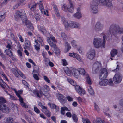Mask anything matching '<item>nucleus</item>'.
<instances>
[{
    "instance_id": "obj_1",
    "label": "nucleus",
    "mask_w": 123,
    "mask_h": 123,
    "mask_svg": "<svg viewBox=\"0 0 123 123\" xmlns=\"http://www.w3.org/2000/svg\"><path fill=\"white\" fill-rule=\"evenodd\" d=\"M108 72L107 69L105 68H102L100 71L99 78L102 80L99 82L100 85L104 86L106 85L109 82V81L107 79H105L107 76Z\"/></svg>"
},
{
    "instance_id": "obj_2",
    "label": "nucleus",
    "mask_w": 123,
    "mask_h": 123,
    "mask_svg": "<svg viewBox=\"0 0 123 123\" xmlns=\"http://www.w3.org/2000/svg\"><path fill=\"white\" fill-rule=\"evenodd\" d=\"M103 41L100 38H96L93 40V44L95 47L98 48L100 47L104 48L105 43L106 37L105 36H103Z\"/></svg>"
},
{
    "instance_id": "obj_3",
    "label": "nucleus",
    "mask_w": 123,
    "mask_h": 123,
    "mask_svg": "<svg viewBox=\"0 0 123 123\" xmlns=\"http://www.w3.org/2000/svg\"><path fill=\"white\" fill-rule=\"evenodd\" d=\"M109 31L110 34L114 35L123 33V29L120 28L118 25H112L110 26Z\"/></svg>"
},
{
    "instance_id": "obj_4",
    "label": "nucleus",
    "mask_w": 123,
    "mask_h": 123,
    "mask_svg": "<svg viewBox=\"0 0 123 123\" xmlns=\"http://www.w3.org/2000/svg\"><path fill=\"white\" fill-rule=\"evenodd\" d=\"M68 81L72 85L75 87V89L76 91L80 95H83L85 94V91L77 85L74 81L71 79H68Z\"/></svg>"
},
{
    "instance_id": "obj_5",
    "label": "nucleus",
    "mask_w": 123,
    "mask_h": 123,
    "mask_svg": "<svg viewBox=\"0 0 123 123\" xmlns=\"http://www.w3.org/2000/svg\"><path fill=\"white\" fill-rule=\"evenodd\" d=\"M14 17L17 20L20 18L23 21L25 19L26 14L24 10L22 9L20 11L17 10L15 12Z\"/></svg>"
},
{
    "instance_id": "obj_6",
    "label": "nucleus",
    "mask_w": 123,
    "mask_h": 123,
    "mask_svg": "<svg viewBox=\"0 0 123 123\" xmlns=\"http://www.w3.org/2000/svg\"><path fill=\"white\" fill-rule=\"evenodd\" d=\"M90 7L91 11L93 14H96L98 12V6L97 1H92L90 3Z\"/></svg>"
},
{
    "instance_id": "obj_7",
    "label": "nucleus",
    "mask_w": 123,
    "mask_h": 123,
    "mask_svg": "<svg viewBox=\"0 0 123 123\" xmlns=\"http://www.w3.org/2000/svg\"><path fill=\"white\" fill-rule=\"evenodd\" d=\"M101 67L100 62H96L94 64L92 69V72L94 74L96 73L98 71Z\"/></svg>"
},
{
    "instance_id": "obj_8",
    "label": "nucleus",
    "mask_w": 123,
    "mask_h": 123,
    "mask_svg": "<svg viewBox=\"0 0 123 123\" xmlns=\"http://www.w3.org/2000/svg\"><path fill=\"white\" fill-rule=\"evenodd\" d=\"M99 2L102 5L106 6L108 8H111L112 6L111 0H100Z\"/></svg>"
},
{
    "instance_id": "obj_9",
    "label": "nucleus",
    "mask_w": 123,
    "mask_h": 123,
    "mask_svg": "<svg viewBox=\"0 0 123 123\" xmlns=\"http://www.w3.org/2000/svg\"><path fill=\"white\" fill-rule=\"evenodd\" d=\"M113 80L115 83H119L121 82L122 79V76L120 73L116 74L113 77Z\"/></svg>"
},
{
    "instance_id": "obj_10",
    "label": "nucleus",
    "mask_w": 123,
    "mask_h": 123,
    "mask_svg": "<svg viewBox=\"0 0 123 123\" xmlns=\"http://www.w3.org/2000/svg\"><path fill=\"white\" fill-rule=\"evenodd\" d=\"M95 55V51L93 49H91L87 53L88 58L91 60L92 59Z\"/></svg>"
},
{
    "instance_id": "obj_11",
    "label": "nucleus",
    "mask_w": 123,
    "mask_h": 123,
    "mask_svg": "<svg viewBox=\"0 0 123 123\" xmlns=\"http://www.w3.org/2000/svg\"><path fill=\"white\" fill-rule=\"evenodd\" d=\"M103 28V25L100 22H98L95 25L94 29L96 31H99L102 30Z\"/></svg>"
},
{
    "instance_id": "obj_12",
    "label": "nucleus",
    "mask_w": 123,
    "mask_h": 123,
    "mask_svg": "<svg viewBox=\"0 0 123 123\" xmlns=\"http://www.w3.org/2000/svg\"><path fill=\"white\" fill-rule=\"evenodd\" d=\"M80 27V25L77 23L70 21L69 27L71 28H79Z\"/></svg>"
},
{
    "instance_id": "obj_13",
    "label": "nucleus",
    "mask_w": 123,
    "mask_h": 123,
    "mask_svg": "<svg viewBox=\"0 0 123 123\" xmlns=\"http://www.w3.org/2000/svg\"><path fill=\"white\" fill-rule=\"evenodd\" d=\"M22 22L25 23V24L28 28H29L30 29H33V27L32 24L29 20L27 19L26 17L25 19H24L22 21Z\"/></svg>"
},
{
    "instance_id": "obj_14",
    "label": "nucleus",
    "mask_w": 123,
    "mask_h": 123,
    "mask_svg": "<svg viewBox=\"0 0 123 123\" xmlns=\"http://www.w3.org/2000/svg\"><path fill=\"white\" fill-rule=\"evenodd\" d=\"M39 8L40 10L41 11L42 13L44 14L45 15L48 16V11L47 10H46L45 11H44L43 5L42 4H40L39 5Z\"/></svg>"
},
{
    "instance_id": "obj_15",
    "label": "nucleus",
    "mask_w": 123,
    "mask_h": 123,
    "mask_svg": "<svg viewBox=\"0 0 123 123\" xmlns=\"http://www.w3.org/2000/svg\"><path fill=\"white\" fill-rule=\"evenodd\" d=\"M72 74L77 79L79 78L80 74L78 69H72Z\"/></svg>"
},
{
    "instance_id": "obj_16",
    "label": "nucleus",
    "mask_w": 123,
    "mask_h": 123,
    "mask_svg": "<svg viewBox=\"0 0 123 123\" xmlns=\"http://www.w3.org/2000/svg\"><path fill=\"white\" fill-rule=\"evenodd\" d=\"M43 88H42L40 90L39 93L38 91L36 90L33 91V93L39 98H40L42 97V95L43 94V92L42 90H43Z\"/></svg>"
},
{
    "instance_id": "obj_17",
    "label": "nucleus",
    "mask_w": 123,
    "mask_h": 123,
    "mask_svg": "<svg viewBox=\"0 0 123 123\" xmlns=\"http://www.w3.org/2000/svg\"><path fill=\"white\" fill-rule=\"evenodd\" d=\"M69 3L70 7L69 8H68V11L71 13H73L74 11L75 6L73 4L71 0H69Z\"/></svg>"
},
{
    "instance_id": "obj_18",
    "label": "nucleus",
    "mask_w": 123,
    "mask_h": 123,
    "mask_svg": "<svg viewBox=\"0 0 123 123\" xmlns=\"http://www.w3.org/2000/svg\"><path fill=\"white\" fill-rule=\"evenodd\" d=\"M74 16L76 18L79 19L81 17V14L80 12V9L78 8L76 13L74 15Z\"/></svg>"
},
{
    "instance_id": "obj_19",
    "label": "nucleus",
    "mask_w": 123,
    "mask_h": 123,
    "mask_svg": "<svg viewBox=\"0 0 123 123\" xmlns=\"http://www.w3.org/2000/svg\"><path fill=\"white\" fill-rule=\"evenodd\" d=\"M36 5L34 2H32L28 4V7L31 10H34L36 9Z\"/></svg>"
},
{
    "instance_id": "obj_20",
    "label": "nucleus",
    "mask_w": 123,
    "mask_h": 123,
    "mask_svg": "<svg viewBox=\"0 0 123 123\" xmlns=\"http://www.w3.org/2000/svg\"><path fill=\"white\" fill-rule=\"evenodd\" d=\"M64 71L67 74L68 76H70L72 75V70H71L67 67H65L64 69Z\"/></svg>"
},
{
    "instance_id": "obj_21",
    "label": "nucleus",
    "mask_w": 123,
    "mask_h": 123,
    "mask_svg": "<svg viewBox=\"0 0 123 123\" xmlns=\"http://www.w3.org/2000/svg\"><path fill=\"white\" fill-rule=\"evenodd\" d=\"M25 47H24V49H26V48L28 49L30 47L31 45V43L29 40H27L25 41Z\"/></svg>"
},
{
    "instance_id": "obj_22",
    "label": "nucleus",
    "mask_w": 123,
    "mask_h": 123,
    "mask_svg": "<svg viewBox=\"0 0 123 123\" xmlns=\"http://www.w3.org/2000/svg\"><path fill=\"white\" fill-rule=\"evenodd\" d=\"M61 114L63 115H64L65 114V111H70V110H68V108L67 107H62L61 108Z\"/></svg>"
},
{
    "instance_id": "obj_23",
    "label": "nucleus",
    "mask_w": 123,
    "mask_h": 123,
    "mask_svg": "<svg viewBox=\"0 0 123 123\" xmlns=\"http://www.w3.org/2000/svg\"><path fill=\"white\" fill-rule=\"evenodd\" d=\"M88 91L90 94L91 95H94V92L92 87L90 86L87 87Z\"/></svg>"
},
{
    "instance_id": "obj_24",
    "label": "nucleus",
    "mask_w": 123,
    "mask_h": 123,
    "mask_svg": "<svg viewBox=\"0 0 123 123\" xmlns=\"http://www.w3.org/2000/svg\"><path fill=\"white\" fill-rule=\"evenodd\" d=\"M86 82L90 85L92 84V81L88 74H86Z\"/></svg>"
},
{
    "instance_id": "obj_25",
    "label": "nucleus",
    "mask_w": 123,
    "mask_h": 123,
    "mask_svg": "<svg viewBox=\"0 0 123 123\" xmlns=\"http://www.w3.org/2000/svg\"><path fill=\"white\" fill-rule=\"evenodd\" d=\"M78 69L79 73L80 75V74L83 75H85L86 71L84 68H78Z\"/></svg>"
},
{
    "instance_id": "obj_26",
    "label": "nucleus",
    "mask_w": 123,
    "mask_h": 123,
    "mask_svg": "<svg viewBox=\"0 0 123 123\" xmlns=\"http://www.w3.org/2000/svg\"><path fill=\"white\" fill-rule=\"evenodd\" d=\"M117 52V50L116 49H112L110 53L111 56L112 57H114L116 55Z\"/></svg>"
},
{
    "instance_id": "obj_27",
    "label": "nucleus",
    "mask_w": 123,
    "mask_h": 123,
    "mask_svg": "<svg viewBox=\"0 0 123 123\" xmlns=\"http://www.w3.org/2000/svg\"><path fill=\"white\" fill-rule=\"evenodd\" d=\"M57 97L58 99L60 101L63 102L64 101V96L62 95L61 94H59L57 96Z\"/></svg>"
},
{
    "instance_id": "obj_28",
    "label": "nucleus",
    "mask_w": 123,
    "mask_h": 123,
    "mask_svg": "<svg viewBox=\"0 0 123 123\" xmlns=\"http://www.w3.org/2000/svg\"><path fill=\"white\" fill-rule=\"evenodd\" d=\"M93 123H104L103 121L99 118H97L96 120L93 121Z\"/></svg>"
},
{
    "instance_id": "obj_29",
    "label": "nucleus",
    "mask_w": 123,
    "mask_h": 123,
    "mask_svg": "<svg viewBox=\"0 0 123 123\" xmlns=\"http://www.w3.org/2000/svg\"><path fill=\"white\" fill-rule=\"evenodd\" d=\"M61 36L64 40H66L68 39L67 35L64 32H62L61 33Z\"/></svg>"
},
{
    "instance_id": "obj_30",
    "label": "nucleus",
    "mask_w": 123,
    "mask_h": 123,
    "mask_svg": "<svg viewBox=\"0 0 123 123\" xmlns=\"http://www.w3.org/2000/svg\"><path fill=\"white\" fill-rule=\"evenodd\" d=\"M6 102V101L2 97H0V105L4 104V103Z\"/></svg>"
},
{
    "instance_id": "obj_31",
    "label": "nucleus",
    "mask_w": 123,
    "mask_h": 123,
    "mask_svg": "<svg viewBox=\"0 0 123 123\" xmlns=\"http://www.w3.org/2000/svg\"><path fill=\"white\" fill-rule=\"evenodd\" d=\"M13 121V118L11 117H9L6 119L5 123H12Z\"/></svg>"
},
{
    "instance_id": "obj_32",
    "label": "nucleus",
    "mask_w": 123,
    "mask_h": 123,
    "mask_svg": "<svg viewBox=\"0 0 123 123\" xmlns=\"http://www.w3.org/2000/svg\"><path fill=\"white\" fill-rule=\"evenodd\" d=\"M54 9L55 12V14L57 16H59V11L57 9V7L56 6H54Z\"/></svg>"
},
{
    "instance_id": "obj_33",
    "label": "nucleus",
    "mask_w": 123,
    "mask_h": 123,
    "mask_svg": "<svg viewBox=\"0 0 123 123\" xmlns=\"http://www.w3.org/2000/svg\"><path fill=\"white\" fill-rule=\"evenodd\" d=\"M65 48L67 49L68 51L69 50L71 49V47L70 46L69 43L68 42H66L65 43Z\"/></svg>"
},
{
    "instance_id": "obj_34",
    "label": "nucleus",
    "mask_w": 123,
    "mask_h": 123,
    "mask_svg": "<svg viewBox=\"0 0 123 123\" xmlns=\"http://www.w3.org/2000/svg\"><path fill=\"white\" fill-rule=\"evenodd\" d=\"M68 8L66 5L65 4L62 5V9L65 12H67L68 11Z\"/></svg>"
},
{
    "instance_id": "obj_35",
    "label": "nucleus",
    "mask_w": 123,
    "mask_h": 123,
    "mask_svg": "<svg viewBox=\"0 0 123 123\" xmlns=\"http://www.w3.org/2000/svg\"><path fill=\"white\" fill-rule=\"evenodd\" d=\"M72 118L73 121L75 122H76L78 121V118L77 116L75 114L72 115Z\"/></svg>"
},
{
    "instance_id": "obj_36",
    "label": "nucleus",
    "mask_w": 123,
    "mask_h": 123,
    "mask_svg": "<svg viewBox=\"0 0 123 123\" xmlns=\"http://www.w3.org/2000/svg\"><path fill=\"white\" fill-rule=\"evenodd\" d=\"M63 23L66 28H67L68 27H69L70 24V21L68 22L67 20H66L63 22Z\"/></svg>"
},
{
    "instance_id": "obj_37",
    "label": "nucleus",
    "mask_w": 123,
    "mask_h": 123,
    "mask_svg": "<svg viewBox=\"0 0 123 123\" xmlns=\"http://www.w3.org/2000/svg\"><path fill=\"white\" fill-rule=\"evenodd\" d=\"M16 95L18 97H20V95L22 93V90H19L18 91H15Z\"/></svg>"
},
{
    "instance_id": "obj_38",
    "label": "nucleus",
    "mask_w": 123,
    "mask_h": 123,
    "mask_svg": "<svg viewBox=\"0 0 123 123\" xmlns=\"http://www.w3.org/2000/svg\"><path fill=\"white\" fill-rule=\"evenodd\" d=\"M10 36L12 38V39L15 42H16L17 38L15 36L14 34L12 33H11L10 34Z\"/></svg>"
},
{
    "instance_id": "obj_39",
    "label": "nucleus",
    "mask_w": 123,
    "mask_h": 123,
    "mask_svg": "<svg viewBox=\"0 0 123 123\" xmlns=\"http://www.w3.org/2000/svg\"><path fill=\"white\" fill-rule=\"evenodd\" d=\"M44 111V113L46 116L48 117H50V113L49 110H45Z\"/></svg>"
},
{
    "instance_id": "obj_40",
    "label": "nucleus",
    "mask_w": 123,
    "mask_h": 123,
    "mask_svg": "<svg viewBox=\"0 0 123 123\" xmlns=\"http://www.w3.org/2000/svg\"><path fill=\"white\" fill-rule=\"evenodd\" d=\"M0 74L2 76L3 78H4L7 81H8V79L7 78L6 76L3 72H0Z\"/></svg>"
},
{
    "instance_id": "obj_41",
    "label": "nucleus",
    "mask_w": 123,
    "mask_h": 123,
    "mask_svg": "<svg viewBox=\"0 0 123 123\" xmlns=\"http://www.w3.org/2000/svg\"><path fill=\"white\" fill-rule=\"evenodd\" d=\"M34 111L37 114H39L40 112V111L38 108L35 106H34Z\"/></svg>"
},
{
    "instance_id": "obj_42",
    "label": "nucleus",
    "mask_w": 123,
    "mask_h": 123,
    "mask_svg": "<svg viewBox=\"0 0 123 123\" xmlns=\"http://www.w3.org/2000/svg\"><path fill=\"white\" fill-rule=\"evenodd\" d=\"M34 16L37 21H38L40 19L41 16L38 14H35Z\"/></svg>"
},
{
    "instance_id": "obj_43",
    "label": "nucleus",
    "mask_w": 123,
    "mask_h": 123,
    "mask_svg": "<svg viewBox=\"0 0 123 123\" xmlns=\"http://www.w3.org/2000/svg\"><path fill=\"white\" fill-rule=\"evenodd\" d=\"M106 110H107V111L109 110V109L107 108H105L104 110L103 111H104V113H105V115L106 116H108V117H110L111 116H110V115L109 114L106 113V111H105Z\"/></svg>"
},
{
    "instance_id": "obj_44",
    "label": "nucleus",
    "mask_w": 123,
    "mask_h": 123,
    "mask_svg": "<svg viewBox=\"0 0 123 123\" xmlns=\"http://www.w3.org/2000/svg\"><path fill=\"white\" fill-rule=\"evenodd\" d=\"M62 64L64 66H66L68 65L67 62L65 59H62Z\"/></svg>"
},
{
    "instance_id": "obj_45",
    "label": "nucleus",
    "mask_w": 123,
    "mask_h": 123,
    "mask_svg": "<svg viewBox=\"0 0 123 123\" xmlns=\"http://www.w3.org/2000/svg\"><path fill=\"white\" fill-rule=\"evenodd\" d=\"M38 105L41 107L43 109L47 110V107H45L42 105V103L41 102H39Z\"/></svg>"
},
{
    "instance_id": "obj_46",
    "label": "nucleus",
    "mask_w": 123,
    "mask_h": 123,
    "mask_svg": "<svg viewBox=\"0 0 123 123\" xmlns=\"http://www.w3.org/2000/svg\"><path fill=\"white\" fill-rule=\"evenodd\" d=\"M55 52V53L57 55L59 54L60 53V51L59 49L57 47L54 49V50Z\"/></svg>"
},
{
    "instance_id": "obj_47",
    "label": "nucleus",
    "mask_w": 123,
    "mask_h": 123,
    "mask_svg": "<svg viewBox=\"0 0 123 123\" xmlns=\"http://www.w3.org/2000/svg\"><path fill=\"white\" fill-rule=\"evenodd\" d=\"M20 50H17V52L19 55L21 56L22 55V54L21 51L22 50V48L21 47H20Z\"/></svg>"
},
{
    "instance_id": "obj_48",
    "label": "nucleus",
    "mask_w": 123,
    "mask_h": 123,
    "mask_svg": "<svg viewBox=\"0 0 123 123\" xmlns=\"http://www.w3.org/2000/svg\"><path fill=\"white\" fill-rule=\"evenodd\" d=\"M22 83L23 84H24L25 85V86L26 88H28L29 89V87L28 86V83L25 80H22Z\"/></svg>"
},
{
    "instance_id": "obj_49",
    "label": "nucleus",
    "mask_w": 123,
    "mask_h": 123,
    "mask_svg": "<svg viewBox=\"0 0 123 123\" xmlns=\"http://www.w3.org/2000/svg\"><path fill=\"white\" fill-rule=\"evenodd\" d=\"M40 47V45L39 44L37 45H34V47L35 49L37 51L39 50Z\"/></svg>"
},
{
    "instance_id": "obj_50",
    "label": "nucleus",
    "mask_w": 123,
    "mask_h": 123,
    "mask_svg": "<svg viewBox=\"0 0 123 123\" xmlns=\"http://www.w3.org/2000/svg\"><path fill=\"white\" fill-rule=\"evenodd\" d=\"M72 54L73 55V57L74 58H76L78 60H79L80 61V59H79L80 60H79L78 58V55L76 53H73Z\"/></svg>"
},
{
    "instance_id": "obj_51",
    "label": "nucleus",
    "mask_w": 123,
    "mask_h": 123,
    "mask_svg": "<svg viewBox=\"0 0 123 123\" xmlns=\"http://www.w3.org/2000/svg\"><path fill=\"white\" fill-rule=\"evenodd\" d=\"M19 72H21V71H20L19 70L17 69V71L15 72L13 74H14L15 76L18 77V76L19 75H20V74L19 73Z\"/></svg>"
},
{
    "instance_id": "obj_52",
    "label": "nucleus",
    "mask_w": 123,
    "mask_h": 123,
    "mask_svg": "<svg viewBox=\"0 0 123 123\" xmlns=\"http://www.w3.org/2000/svg\"><path fill=\"white\" fill-rule=\"evenodd\" d=\"M5 15L4 14H3L2 15L0 14V22L3 20L5 18Z\"/></svg>"
},
{
    "instance_id": "obj_53",
    "label": "nucleus",
    "mask_w": 123,
    "mask_h": 123,
    "mask_svg": "<svg viewBox=\"0 0 123 123\" xmlns=\"http://www.w3.org/2000/svg\"><path fill=\"white\" fill-rule=\"evenodd\" d=\"M20 105L22 107L25 108H27L28 107V106L24 103V102L20 103Z\"/></svg>"
},
{
    "instance_id": "obj_54",
    "label": "nucleus",
    "mask_w": 123,
    "mask_h": 123,
    "mask_svg": "<svg viewBox=\"0 0 123 123\" xmlns=\"http://www.w3.org/2000/svg\"><path fill=\"white\" fill-rule=\"evenodd\" d=\"M44 79V80L48 83H49L50 82V80L48 78V77L45 76H43Z\"/></svg>"
},
{
    "instance_id": "obj_55",
    "label": "nucleus",
    "mask_w": 123,
    "mask_h": 123,
    "mask_svg": "<svg viewBox=\"0 0 123 123\" xmlns=\"http://www.w3.org/2000/svg\"><path fill=\"white\" fill-rule=\"evenodd\" d=\"M71 44L72 46L74 47H75L76 46V42L74 40H73L71 42Z\"/></svg>"
},
{
    "instance_id": "obj_56",
    "label": "nucleus",
    "mask_w": 123,
    "mask_h": 123,
    "mask_svg": "<svg viewBox=\"0 0 123 123\" xmlns=\"http://www.w3.org/2000/svg\"><path fill=\"white\" fill-rule=\"evenodd\" d=\"M33 77L34 78L37 80H39V78L38 75L36 74H33Z\"/></svg>"
},
{
    "instance_id": "obj_57",
    "label": "nucleus",
    "mask_w": 123,
    "mask_h": 123,
    "mask_svg": "<svg viewBox=\"0 0 123 123\" xmlns=\"http://www.w3.org/2000/svg\"><path fill=\"white\" fill-rule=\"evenodd\" d=\"M0 67H2L3 69H4L6 68V67L4 64H3L0 61Z\"/></svg>"
},
{
    "instance_id": "obj_58",
    "label": "nucleus",
    "mask_w": 123,
    "mask_h": 123,
    "mask_svg": "<svg viewBox=\"0 0 123 123\" xmlns=\"http://www.w3.org/2000/svg\"><path fill=\"white\" fill-rule=\"evenodd\" d=\"M20 5V3L18 2L17 4L13 6V8L14 9H16Z\"/></svg>"
},
{
    "instance_id": "obj_59",
    "label": "nucleus",
    "mask_w": 123,
    "mask_h": 123,
    "mask_svg": "<svg viewBox=\"0 0 123 123\" xmlns=\"http://www.w3.org/2000/svg\"><path fill=\"white\" fill-rule=\"evenodd\" d=\"M50 107L52 109H54L55 107V105L54 104H51L50 103H49L48 104Z\"/></svg>"
},
{
    "instance_id": "obj_60",
    "label": "nucleus",
    "mask_w": 123,
    "mask_h": 123,
    "mask_svg": "<svg viewBox=\"0 0 123 123\" xmlns=\"http://www.w3.org/2000/svg\"><path fill=\"white\" fill-rule=\"evenodd\" d=\"M19 74H20V75L23 78L25 79H26V77L23 74V73L21 72H19Z\"/></svg>"
},
{
    "instance_id": "obj_61",
    "label": "nucleus",
    "mask_w": 123,
    "mask_h": 123,
    "mask_svg": "<svg viewBox=\"0 0 123 123\" xmlns=\"http://www.w3.org/2000/svg\"><path fill=\"white\" fill-rule=\"evenodd\" d=\"M66 98L69 101H72L73 100V98L70 96H67Z\"/></svg>"
},
{
    "instance_id": "obj_62",
    "label": "nucleus",
    "mask_w": 123,
    "mask_h": 123,
    "mask_svg": "<svg viewBox=\"0 0 123 123\" xmlns=\"http://www.w3.org/2000/svg\"><path fill=\"white\" fill-rule=\"evenodd\" d=\"M50 45L54 49L57 47L56 46V45L55 44H53V43H50Z\"/></svg>"
},
{
    "instance_id": "obj_63",
    "label": "nucleus",
    "mask_w": 123,
    "mask_h": 123,
    "mask_svg": "<svg viewBox=\"0 0 123 123\" xmlns=\"http://www.w3.org/2000/svg\"><path fill=\"white\" fill-rule=\"evenodd\" d=\"M109 81V82L108 83L109 85L110 86H112L113 84V83L112 80L111 79H110Z\"/></svg>"
},
{
    "instance_id": "obj_64",
    "label": "nucleus",
    "mask_w": 123,
    "mask_h": 123,
    "mask_svg": "<svg viewBox=\"0 0 123 123\" xmlns=\"http://www.w3.org/2000/svg\"><path fill=\"white\" fill-rule=\"evenodd\" d=\"M83 122L84 123H91L89 120L88 119L84 120Z\"/></svg>"
}]
</instances>
